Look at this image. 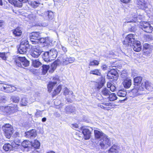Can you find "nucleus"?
Here are the masks:
<instances>
[{
  "instance_id": "obj_1",
  "label": "nucleus",
  "mask_w": 153,
  "mask_h": 153,
  "mask_svg": "<svg viewBox=\"0 0 153 153\" xmlns=\"http://www.w3.org/2000/svg\"><path fill=\"white\" fill-rule=\"evenodd\" d=\"M94 132L95 138L99 140V145L101 149H105L111 145L110 138L107 135L97 130H94Z\"/></svg>"
},
{
  "instance_id": "obj_2",
  "label": "nucleus",
  "mask_w": 153,
  "mask_h": 153,
  "mask_svg": "<svg viewBox=\"0 0 153 153\" xmlns=\"http://www.w3.org/2000/svg\"><path fill=\"white\" fill-rule=\"evenodd\" d=\"M138 89L136 97L142 99L146 94V89L150 91L153 90V85L149 81L146 80L141 83L140 87Z\"/></svg>"
},
{
  "instance_id": "obj_3",
  "label": "nucleus",
  "mask_w": 153,
  "mask_h": 153,
  "mask_svg": "<svg viewBox=\"0 0 153 153\" xmlns=\"http://www.w3.org/2000/svg\"><path fill=\"white\" fill-rule=\"evenodd\" d=\"M75 60V59L72 57H68L65 55H62L60 58V59H58L54 61L51 65V68L53 71L57 65H66L69 63L73 62Z\"/></svg>"
},
{
  "instance_id": "obj_4",
  "label": "nucleus",
  "mask_w": 153,
  "mask_h": 153,
  "mask_svg": "<svg viewBox=\"0 0 153 153\" xmlns=\"http://www.w3.org/2000/svg\"><path fill=\"white\" fill-rule=\"evenodd\" d=\"M18 110L17 105H10L9 106H0V113L6 114L7 113L10 114L16 112Z\"/></svg>"
},
{
  "instance_id": "obj_5",
  "label": "nucleus",
  "mask_w": 153,
  "mask_h": 153,
  "mask_svg": "<svg viewBox=\"0 0 153 153\" xmlns=\"http://www.w3.org/2000/svg\"><path fill=\"white\" fill-rule=\"evenodd\" d=\"M57 52L54 49H52L49 51L45 52L43 56V58L46 62L54 60L56 57Z\"/></svg>"
},
{
  "instance_id": "obj_6",
  "label": "nucleus",
  "mask_w": 153,
  "mask_h": 153,
  "mask_svg": "<svg viewBox=\"0 0 153 153\" xmlns=\"http://www.w3.org/2000/svg\"><path fill=\"white\" fill-rule=\"evenodd\" d=\"M15 62L19 67L24 68L29 65V62L25 57H18L16 58Z\"/></svg>"
},
{
  "instance_id": "obj_7",
  "label": "nucleus",
  "mask_w": 153,
  "mask_h": 153,
  "mask_svg": "<svg viewBox=\"0 0 153 153\" xmlns=\"http://www.w3.org/2000/svg\"><path fill=\"white\" fill-rule=\"evenodd\" d=\"M142 77L141 76H138L135 77L134 79V87L132 90L133 95L136 97L137 94L138 88L140 87L141 84V82L142 79Z\"/></svg>"
},
{
  "instance_id": "obj_8",
  "label": "nucleus",
  "mask_w": 153,
  "mask_h": 153,
  "mask_svg": "<svg viewBox=\"0 0 153 153\" xmlns=\"http://www.w3.org/2000/svg\"><path fill=\"white\" fill-rule=\"evenodd\" d=\"M2 129L7 138H10L13 132L12 126L9 124H6L2 126Z\"/></svg>"
},
{
  "instance_id": "obj_9",
  "label": "nucleus",
  "mask_w": 153,
  "mask_h": 153,
  "mask_svg": "<svg viewBox=\"0 0 153 153\" xmlns=\"http://www.w3.org/2000/svg\"><path fill=\"white\" fill-rule=\"evenodd\" d=\"M34 101V99L27 96L22 97L20 103L21 106H27L33 102Z\"/></svg>"
},
{
  "instance_id": "obj_10",
  "label": "nucleus",
  "mask_w": 153,
  "mask_h": 153,
  "mask_svg": "<svg viewBox=\"0 0 153 153\" xmlns=\"http://www.w3.org/2000/svg\"><path fill=\"white\" fill-rule=\"evenodd\" d=\"M41 48L38 45L33 46V49L30 53L31 55L34 58H38L41 54Z\"/></svg>"
},
{
  "instance_id": "obj_11",
  "label": "nucleus",
  "mask_w": 153,
  "mask_h": 153,
  "mask_svg": "<svg viewBox=\"0 0 153 153\" xmlns=\"http://www.w3.org/2000/svg\"><path fill=\"white\" fill-rule=\"evenodd\" d=\"M136 40L135 39V35L132 34H130L127 35L126 37L123 42L124 45H131Z\"/></svg>"
},
{
  "instance_id": "obj_12",
  "label": "nucleus",
  "mask_w": 153,
  "mask_h": 153,
  "mask_svg": "<svg viewBox=\"0 0 153 153\" xmlns=\"http://www.w3.org/2000/svg\"><path fill=\"white\" fill-rule=\"evenodd\" d=\"M140 27L145 32L150 33L152 32L153 28L148 22L141 23Z\"/></svg>"
},
{
  "instance_id": "obj_13",
  "label": "nucleus",
  "mask_w": 153,
  "mask_h": 153,
  "mask_svg": "<svg viewBox=\"0 0 153 153\" xmlns=\"http://www.w3.org/2000/svg\"><path fill=\"white\" fill-rule=\"evenodd\" d=\"M39 39V32H33L30 35V40L33 44L38 43Z\"/></svg>"
},
{
  "instance_id": "obj_14",
  "label": "nucleus",
  "mask_w": 153,
  "mask_h": 153,
  "mask_svg": "<svg viewBox=\"0 0 153 153\" xmlns=\"http://www.w3.org/2000/svg\"><path fill=\"white\" fill-rule=\"evenodd\" d=\"M131 19L130 20H127L125 22V23H129L131 22H141V19L142 18V16L140 15H137V14L135 13L132 16V17L131 18Z\"/></svg>"
},
{
  "instance_id": "obj_15",
  "label": "nucleus",
  "mask_w": 153,
  "mask_h": 153,
  "mask_svg": "<svg viewBox=\"0 0 153 153\" xmlns=\"http://www.w3.org/2000/svg\"><path fill=\"white\" fill-rule=\"evenodd\" d=\"M137 4L140 9L146 11L148 9V4L145 0H137Z\"/></svg>"
},
{
  "instance_id": "obj_16",
  "label": "nucleus",
  "mask_w": 153,
  "mask_h": 153,
  "mask_svg": "<svg viewBox=\"0 0 153 153\" xmlns=\"http://www.w3.org/2000/svg\"><path fill=\"white\" fill-rule=\"evenodd\" d=\"M92 131V129L90 127L83 129L82 132L84 135L85 139L88 140L90 138Z\"/></svg>"
},
{
  "instance_id": "obj_17",
  "label": "nucleus",
  "mask_w": 153,
  "mask_h": 153,
  "mask_svg": "<svg viewBox=\"0 0 153 153\" xmlns=\"http://www.w3.org/2000/svg\"><path fill=\"white\" fill-rule=\"evenodd\" d=\"M42 16L44 19L50 21L53 19L54 14L53 12L51 11H47L44 12Z\"/></svg>"
},
{
  "instance_id": "obj_18",
  "label": "nucleus",
  "mask_w": 153,
  "mask_h": 153,
  "mask_svg": "<svg viewBox=\"0 0 153 153\" xmlns=\"http://www.w3.org/2000/svg\"><path fill=\"white\" fill-rule=\"evenodd\" d=\"M53 79L54 80H56V81L55 82H50L48 85V91L49 92H51L53 87L55 86L56 84L57 83L59 82V81L58 76L54 77Z\"/></svg>"
},
{
  "instance_id": "obj_19",
  "label": "nucleus",
  "mask_w": 153,
  "mask_h": 153,
  "mask_svg": "<svg viewBox=\"0 0 153 153\" xmlns=\"http://www.w3.org/2000/svg\"><path fill=\"white\" fill-rule=\"evenodd\" d=\"M152 50H153V43L151 45L146 43L144 44L143 51L144 53H150Z\"/></svg>"
},
{
  "instance_id": "obj_20",
  "label": "nucleus",
  "mask_w": 153,
  "mask_h": 153,
  "mask_svg": "<svg viewBox=\"0 0 153 153\" xmlns=\"http://www.w3.org/2000/svg\"><path fill=\"white\" fill-rule=\"evenodd\" d=\"M3 91L7 93H11L16 90V88L11 85H5L2 86Z\"/></svg>"
},
{
  "instance_id": "obj_21",
  "label": "nucleus",
  "mask_w": 153,
  "mask_h": 153,
  "mask_svg": "<svg viewBox=\"0 0 153 153\" xmlns=\"http://www.w3.org/2000/svg\"><path fill=\"white\" fill-rule=\"evenodd\" d=\"M132 48L133 50L137 52L140 51L141 49V45L139 41L136 40L132 44Z\"/></svg>"
},
{
  "instance_id": "obj_22",
  "label": "nucleus",
  "mask_w": 153,
  "mask_h": 153,
  "mask_svg": "<svg viewBox=\"0 0 153 153\" xmlns=\"http://www.w3.org/2000/svg\"><path fill=\"white\" fill-rule=\"evenodd\" d=\"M22 145L25 148L27 149V151L32 150V147H31V143L29 141L24 140L22 143Z\"/></svg>"
},
{
  "instance_id": "obj_23",
  "label": "nucleus",
  "mask_w": 153,
  "mask_h": 153,
  "mask_svg": "<svg viewBox=\"0 0 153 153\" xmlns=\"http://www.w3.org/2000/svg\"><path fill=\"white\" fill-rule=\"evenodd\" d=\"M119 151V146L116 145H114L108 150V153H118Z\"/></svg>"
},
{
  "instance_id": "obj_24",
  "label": "nucleus",
  "mask_w": 153,
  "mask_h": 153,
  "mask_svg": "<svg viewBox=\"0 0 153 153\" xmlns=\"http://www.w3.org/2000/svg\"><path fill=\"white\" fill-rule=\"evenodd\" d=\"M25 134L26 137L30 138L36 137L37 134L36 130L33 129L27 132Z\"/></svg>"
},
{
  "instance_id": "obj_25",
  "label": "nucleus",
  "mask_w": 153,
  "mask_h": 153,
  "mask_svg": "<svg viewBox=\"0 0 153 153\" xmlns=\"http://www.w3.org/2000/svg\"><path fill=\"white\" fill-rule=\"evenodd\" d=\"M28 47L25 45H20L19 48L18 49V52L21 54H25L27 51Z\"/></svg>"
},
{
  "instance_id": "obj_26",
  "label": "nucleus",
  "mask_w": 153,
  "mask_h": 153,
  "mask_svg": "<svg viewBox=\"0 0 153 153\" xmlns=\"http://www.w3.org/2000/svg\"><path fill=\"white\" fill-rule=\"evenodd\" d=\"M65 112L67 114L73 113L75 112V107L72 106H66L65 109Z\"/></svg>"
},
{
  "instance_id": "obj_27",
  "label": "nucleus",
  "mask_w": 153,
  "mask_h": 153,
  "mask_svg": "<svg viewBox=\"0 0 153 153\" xmlns=\"http://www.w3.org/2000/svg\"><path fill=\"white\" fill-rule=\"evenodd\" d=\"M123 85L125 88H129L131 85V80L129 79H127L124 80Z\"/></svg>"
},
{
  "instance_id": "obj_28",
  "label": "nucleus",
  "mask_w": 153,
  "mask_h": 153,
  "mask_svg": "<svg viewBox=\"0 0 153 153\" xmlns=\"http://www.w3.org/2000/svg\"><path fill=\"white\" fill-rule=\"evenodd\" d=\"M29 3L34 8H36L41 4L39 1L38 0L29 1Z\"/></svg>"
},
{
  "instance_id": "obj_29",
  "label": "nucleus",
  "mask_w": 153,
  "mask_h": 153,
  "mask_svg": "<svg viewBox=\"0 0 153 153\" xmlns=\"http://www.w3.org/2000/svg\"><path fill=\"white\" fill-rule=\"evenodd\" d=\"M40 146V143L37 140H35L34 142L33 143H31V147H32L33 149H38L39 148Z\"/></svg>"
},
{
  "instance_id": "obj_30",
  "label": "nucleus",
  "mask_w": 153,
  "mask_h": 153,
  "mask_svg": "<svg viewBox=\"0 0 153 153\" xmlns=\"http://www.w3.org/2000/svg\"><path fill=\"white\" fill-rule=\"evenodd\" d=\"M32 64L33 66L35 68H38L42 65V63L38 59L33 60Z\"/></svg>"
},
{
  "instance_id": "obj_31",
  "label": "nucleus",
  "mask_w": 153,
  "mask_h": 153,
  "mask_svg": "<svg viewBox=\"0 0 153 153\" xmlns=\"http://www.w3.org/2000/svg\"><path fill=\"white\" fill-rule=\"evenodd\" d=\"M117 74V72L116 70L112 69L110 71H108V76L112 77H114V76H116Z\"/></svg>"
},
{
  "instance_id": "obj_32",
  "label": "nucleus",
  "mask_w": 153,
  "mask_h": 153,
  "mask_svg": "<svg viewBox=\"0 0 153 153\" xmlns=\"http://www.w3.org/2000/svg\"><path fill=\"white\" fill-rule=\"evenodd\" d=\"M127 92L124 89L119 91L117 93V95L121 97H125L126 95Z\"/></svg>"
},
{
  "instance_id": "obj_33",
  "label": "nucleus",
  "mask_w": 153,
  "mask_h": 153,
  "mask_svg": "<svg viewBox=\"0 0 153 153\" xmlns=\"http://www.w3.org/2000/svg\"><path fill=\"white\" fill-rule=\"evenodd\" d=\"M13 147L10 144L8 143H6L4 144L3 146V149L6 151L11 150L12 149Z\"/></svg>"
},
{
  "instance_id": "obj_34",
  "label": "nucleus",
  "mask_w": 153,
  "mask_h": 153,
  "mask_svg": "<svg viewBox=\"0 0 153 153\" xmlns=\"http://www.w3.org/2000/svg\"><path fill=\"white\" fill-rule=\"evenodd\" d=\"M13 33L16 36H19L21 34L22 31L20 28L17 27L13 31Z\"/></svg>"
},
{
  "instance_id": "obj_35",
  "label": "nucleus",
  "mask_w": 153,
  "mask_h": 153,
  "mask_svg": "<svg viewBox=\"0 0 153 153\" xmlns=\"http://www.w3.org/2000/svg\"><path fill=\"white\" fill-rule=\"evenodd\" d=\"M64 94L65 96L72 95L73 92L71 91H69L66 87H65L63 89Z\"/></svg>"
},
{
  "instance_id": "obj_36",
  "label": "nucleus",
  "mask_w": 153,
  "mask_h": 153,
  "mask_svg": "<svg viewBox=\"0 0 153 153\" xmlns=\"http://www.w3.org/2000/svg\"><path fill=\"white\" fill-rule=\"evenodd\" d=\"M62 88L61 85H59L54 90L53 95H55L59 94Z\"/></svg>"
},
{
  "instance_id": "obj_37",
  "label": "nucleus",
  "mask_w": 153,
  "mask_h": 153,
  "mask_svg": "<svg viewBox=\"0 0 153 153\" xmlns=\"http://www.w3.org/2000/svg\"><path fill=\"white\" fill-rule=\"evenodd\" d=\"M90 74L99 76L101 75V72L100 70L98 69L91 71L90 72Z\"/></svg>"
},
{
  "instance_id": "obj_38",
  "label": "nucleus",
  "mask_w": 153,
  "mask_h": 153,
  "mask_svg": "<svg viewBox=\"0 0 153 153\" xmlns=\"http://www.w3.org/2000/svg\"><path fill=\"white\" fill-rule=\"evenodd\" d=\"M110 93L109 90L105 88L103 89L101 91L102 94L105 96H108Z\"/></svg>"
},
{
  "instance_id": "obj_39",
  "label": "nucleus",
  "mask_w": 153,
  "mask_h": 153,
  "mask_svg": "<svg viewBox=\"0 0 153 153\" xmlns=\"http://www.w3.org/2000/svg\"><path fill=\"white\" fill-rule=\"evenodd\" d=\"M42 73L43 74H45L47 73L48 71L50 68V66L48 65H44L42 66Z\"/></svg>"
},
{
  "instance_id": "obj_40",
  "label": "nucleus",
  "mask_w": 153,
  "mask_h": 153,
  "mask_svg": "<svg viewBox=\"0 0 153 153\" xmlns=\"http://www.w3.org/2000/svg\"><path fill=\"white\" fill-rule=\"evenodd\" d=\"M109 97H108L109 99V100L110 101H113L117 99V97L116 95L114 94H110L108 96Z\"/></svg>"
},
{
  "instance_id": "obj_41",
  "label": "nucleus",
  "mask_w": 153,
  "mask_h": 153,
  "mask_svg": "<svg viewBox=\"0 0 153 153\" xmlns=\"http://www.w3.org/2000/svg\"><path fill=\"white\" fill-rule=\"evenodd\" d=\"M105 83V79L102 77H101V80L100 82L98 83V85L97 88L98 89H100L104 85Z\"/></svg>"
},
{
  "instance_id": "obj_42",
  "label": "nucleus",
  "mask_w": 153,
  "mask_h": 153,
  "mask_svg": "<svg viewBox=\"0 0 153 153\" xmlns=\"http://www.w3.org/2000/svg\"><path fill=\"white\" fill-rule=\"evenodd\" d=\"M99 64V62L96 60L91 61L89 63V65L93 66L94 65H98Z\"/></svg>"
},
{
  "instance_id": "obj_43",
  "label": "nucleus",
  "mask_w": 153,
  "mask_h": 153,
  "mask_svg": "<svg viewBox=\"0 0 153 153\" xmlns=\"http://www.w3.org/2000/svg\"><path fill=\"white\" fill-rule=\"evenodd\" d=\"M11 100L15 103H18L20 99L19 97L17 96H13L11 98Z\"/></svg>"
},
{
  "instance_id": "obj_44",
  "label": "nucleus",
  "mask_w": 153,
  "mask_h": 153,
  "mask_svg": "<svg viewBox=\"0 0 153 153\" xmlns=\"http://www.w3.org/2000/svg\"><path fill=\"white\" fill-rule=\"evenodd\" d=\"M28 42L27 40L26 39H22V40L20 45H25L28 47Z\"/></svg>"
},
{
  "instance_id": "obj_45",
  "label": "nucleus",
  "mask_w": 153,
  "mask_h": 153,
  "mask_svg": "<svg viewBox=\"0 0 153 153\" xmlns=\"http://www.w3.org/2000/svg\"><path fill=\"white\" fill-rule=\"evenodd\" d=\"M13 4L15 7H21L22 6V2H19L16 0L14 1L13 2Z\"/></svg>"
},
{
  "instance_id": "obj_46",
  "label": "nucleus",
  "mask_w": 153,
  "mask_h": 153,
  "mask_svg": "<svg viewBox=\"0 0 153 153\" xmlns=\"http://www.w3.org/2000/svg\"><path fill=\"white\" fill-rule=\"evenodd\" d=\"M127 74L126 71H123L121 73V77L124 80H125L127 79H128L127 77Z\"/></svg>"
},
{
  "instance_id": "obj_47",
  "label": "nucleus",
  "mask_w": 153,
  "mask_h": 153,
  "mask_svg": "<svg viewBox=\"0 0 153 153\" xmlns=\"http://www.w3.org/2000/svg\"><path fill=\"white\" fill-rule=\"evenodd\" d=\"M48 38H40L39 39V42L41 43H45L47 44H48V43H47Z\"/></svg>"
},
{
  "instance_id": "obj_48",
  "label": "nucleus",
  "mask_w": 153,
  "mask_h": 153,
  "mask_svg": "<svg viewBox=\"0 0 153 153\" xmlns=\"http://www.w3.org/2000/svg\"><path fill=\"white\" fill-rule=\"evenodd\" d=\"M108 105H109V103L103 102L102 105H99V106L101 108H106V106Z\"/></svg>"
},
{
  "instance_id": "obj_49",
  "label": "nucleus",
  "mask_w": 153,
  "mask_h": 153,
  "mask_svg": "<svg viewBox=\"0 0 153 153\" xmlns=\"http://www.w3.org/2000/svg\"><path fill=\"white\" fill-rule=\"evenodd\" d=\"M0 57H1L3 60H6V56L5 53L4 52H0Z\"/></svg>"
},
{
  "instance_id": "obj_50",
  "label": "nucleus",
  "mask_w": 153,
  "mask_h": 153,
  "mask_svg": "<svg viewBox=\"0 0 153 153\" xmlns=\"http://www.w3.org/2000/svg\"><path fill=\"white\" fill-rule=\"evenodd\" d=\"M42 111L39 110H36V112L35 114V115L37 117L40 116L42 115Z\"/></svg>"
},
{
  "instance_id": "obj_51",
  "label": "nucleus",
  "mask_w": 153,
  "mask_h": 153,
  "mask_svg": "<svg viewBox=\"0 0 153 153\" xmlns=\"http://www.w3.org/2000/svg\"><path fill=\"white\" fill-rule=\"evenodd\" d=\"M27 18H28L30 20H33L35 18V16H34L33 14H31L29 15L28 16Z\"/></svg>"
},
{
  "instance_id": "obj_52",
  "label": "nucleus",
  "mask_w": 153,
  "mask_h": 153,
  "mask_svg": "<svg viewBox=\"0 0 153 153\" xmlns=\"http://www.w3.org/2000/svg\"><path fill=\"white\" fill-rule=\"evenodd\" d=\"M108 54V56H107L109 58H114L115 55L114 53L112 52H110Z\"/></svg>"
},
{
  "instance_id": "obj_53",
  "label": "nucleus",
  "mask_w": 153,
  "mask_h": 153,
  "mask_svg": "<svg viewBox=\"0 0 153 153\" xmlns=\"http://www.w3.org/2000/svg\"><path fill=\"white\" fill-rule=\"evenodd\" d=\"M108 67L107 66L105 65H103L101 66L102 68L104 70H105L107 69Z\"/></svg>"
},
{
  "instance_id": "obj_54",
  "label": "nucleus",
  "mask_w": 153,
  "mask_h": 153,
  "mask_svg": "<svg viewBox=\"0 0 153 153\" xmlns=\"http://www.w3.org/2000/svg\"><path fill=\"white\" fill-rule=\"evenodd\" d=\"M61 47L62 50H63V51L65 53L67 51V50L66 48L62 46V45H61Z\"/></svg>"
},
{
  "instance_id": "obj_55",
  "label": "nucleus",
  "mask_w": 153,
  "mask_h": 153,
  "mask_svg": "<svg viewBox=\"0 0 153 153\" xmlns=\"http://www.w3.org/2000/svg\"><path fill=\"white\" fill-rule=\"evenodd\" d=\"M71 127L73 128H77L78 127V126L77 124L75 123L74 124H72L71 125Z\"/></svg>"
},
{
  "instance_id": "obj_56",
  "label": "nucleus",
  "mask_w": 153,
  "mask_h": 153,
  "mask_svg": "<svg viewBox=\"0 0 153 153\" xmlns=\"http://www.w3.org/2000/svg\"><path fill=\"white\" fill-rule=\"evenodd\" d=\"M116 88L115 87L114 85H112L110 88V89L112 91H115Z\"/></svg>"
},
{
  "instance_id": "obj_57",
  "label": "nucleus",
  "mask_w": 153,
  "mask_h": 153,
  "mask_svg": "<svg viewBox=\"0 0 153 153\" xmlns=\"http://www.w3.org/2000/svg\"><path fill=\"white\" fill-rule=\"evenodd\" d=\"M107 87L110 88L113 85L111 84V83L108 82L107 83Z\"/></svg>"
},
{
  "instance_id": "obj_58",
  "label": "nucleus",
  "mask_w": 153,
  "mask_h": 153,
  "mask_svg": "<svg viewBox=\"0 0 153 153\" xmlns=\"http://www.w3.org/2000/svg\"><path fill=\"white\" fill-rule=\"evenodd\" d=\"M120 1L124 3H127L130 1V0H120Z\"/></svg>"
},
{
  "instance_id": "obj_59",
  "label": "nucleus",
  "mask_w": 153,
  "mask_h": 153,
  "mask_svg": "<svg viewBox=\"0 0 153 153\" xmlns=\"http://www.w3.org/2000/svg\"><path fill=\"white\" fill-rule=\"evenodd\" d=\"M18 1L21 2L25 3L27 2L28 0H18Z\"/></svg>"
},
{
  "instance_id": "obj_60",
  "label": "nucleus",
  "mask_w": 153,
  "mask_h": 153,
  "mask_svg": "<svg viewBox=\"0 0 153 153\" xmlns=\"http://www.w3.org/2000/svg\"><path fill=\"white\" fill-rule=\"evenodd\" d=\"M73 45H74L76 46L78 44V42L77 41H75L73 42Z\"/></svg>"
},
{
  "instance_id": "obj_61",
  "label": "nucleus",
  "mask_w": 153,
  "mask_h": 153,
  "mask_svg": "<svg viewBox=\"0 0 153 153\" xmlns=\"http://www.w3.org/2000/svg\"><path fill=\"white\" fill-rule=\"evenodd\" d=\"M148 100L151 101L153 100V97H148L147 98Z\"/></svg>"
},
{
  "instance_id": "obj_62",
  "label": "nucleus",
  "mask_w": 153,
  "mask_h": 153,
  "mask_svg": "<svg viewBox=\"0 0 153 153\" xmlns=\"http://www.w3.org/2000/svg\"><path fill=\"white\" fill-rule=\"evenodd\" d=\"M3 24V21L2 20H0V27H1Z\"/></svg>"
},
{
  "instance_id": "obj_63",
  "label": "nucleus",
  "mask_w": 153,
  "mask_h": 153,
  "mask_svg": "<svg viewBox=\"0 0 153 153\" xmlns=\"http://www.w3.org/2000/svg\"><path fill=\"white\" fill-rule=\"evenodd\" d=\"M46 120V118L45 117H44L42 119V122H45Z\"/></svg>"
},
{
  "instance_id": "obj_64",
  "label": "nucleus",
  "mask_w": 153,
  "mask_h": 153,
  "mask_svg": "<svg viewBox=\"0 0 153 153\" xmlns=\"http://www.w3.org/2000/svg\"><path fill=\"white\" fill-rule=\"evenodd\" d=\"M8 1L11 4H13V2L14 0H8Z\"/></svg>"
}]
</instances>
